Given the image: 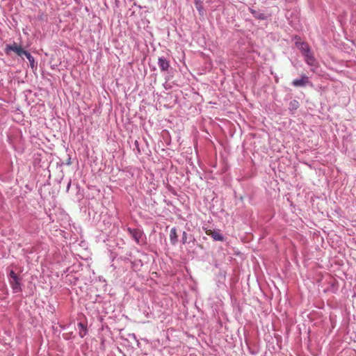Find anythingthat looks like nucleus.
Instances as JSON below:
<instances>
[{
	"label": "nucleus",
	"instance_id": "obj_1",
	"mask_svg": "<svg viewBox=\"0 0 356 356\" xmlns=\"http://www.w3.org/2000/svg\"><path fill=\"white\" fill-rule=\"evenodd\" d=\"M8 278L13 293H17L22 291V279L13 270L10 271Z\"/></svg>",
	"mask_w": 356,
	"mask_h": 356
},
{
	"label": "nucleus",
	"instance_id": "obj_2",
	"mask_svg": "<svg viewBox=\"0 0 356 356\" xmlns=\"http://www.w3.org/2000/svg\"><path fill=\"white\" fill-rule=\"evenodd\" d=\"M127 232L137 244L142 245L145 243L146 237L142 229L128 227Z\"/></svg>",
	"mask_w": 356,
	"mask_h": 356
},
{
	"label": "nucleus",
	"instance_id": "obj_3",
	"mask_svg": "<svg viewBox=\"0 0 356 356\" xmlns=\"http://www.w3.org/2000/svg\"><path fill=\"white\" fill-rule=\"evenodd\" d=\"M291 84L294 87L313 86V83L310 81L309 78L305 74H301L300 78L294 79Z\"/></svg>",
	"mask_w": 356,
	"mask_h": 356
},
{
	"label": "nucleus",
	"instance_id": "obj_4",
	"mask_svg": "<svg viewBox=\"0 0 356 356\" xmlns=\"http://www.w3.org/2000/svg\"><path fill=\"white\" fill-rule=\"evenodd\" d=\"M23 50L24 49L21 46H19L17 43L13 42L12 44L6 45L5 48V53L7 55H9L10 51H14L17 56L22 57V53L23 52Z\"/></svg>",
	"mask_w": 356,
	"mask_h": 356
},
{
	"label": "nucleus",
	"instance_id": "obj_5",
	"mask_svg": "<svg viewBox=\"0 0 356 356\" xmlns=\"http://www.w3.org/2000/svg\"><path fill=\"white\" fill-rule=\"evenodd\" d=\"M23 50L24 49L21 46H19L17 43L13 42L12 44L6 45L5 48V53L7 55H9L10 51H14L17 56L22 57V53L23 52Z\"/></svg>",
	"mask_w": 356,
	"mask_h": 356
},
{
	"label": "nucleus",
	"instance_id": "obj_6",
	"mask_svg": "<svg viewBox=\"0 0 356 356\" xmlns=\"http://www.w3.org/2000/svg\"><path fill=\"white\" fill-rule=\"evenodd\" d=\"M23 50L24 49L21 46H19L17 43L13 42L12 44L6 45L5 48V53L7 55H9L10 51H14L17 56L22 57V53L23 52Z\"/></svg>",
	"mask_w": 356,
	"mask_h": 356
},
{
	"label": "nucleus",
	"instance_id": "obj_7",
	"mask_svg": "<svg viewBox=\"0 0 356 356\" xmlns=\"http://www.w3.org/2000/svg\"><path fill=\"white\" fill-rule=\"evenodd\" d=\"M207 234L209 236H210L215 241H225V237L220 233V230H219V229L209 230L207 232Z\"/></svg>",
	"mask_w": 356,
	"mask_h": 356
},
{
	"label": "nucleus",
	"instance_id": "obj_8",
	"mask_svg": "<svg viewBox=\"0 0 356 356\" xmlns=\"http://www.w3.org/2000/svg\"><path fill=\"white\" fill-rule=\"evenodd\" d=\"M158 65L161 72H165L170 67V62L164 56H161L158 59Z\"/></svg>",
	"mask_w": 356,
	"mask_h": 356
},
{
	"label": "nucleus",
	"instance_id": "obj_9",
	"mask_svg": "<svg viewBox=\"0 0 356 356\" xmlns=\"http://www.w3.org/2000/svg\"><path fill=\"white\" fill-rule=\"evenodd\" d=\"M295 44L296 47L300 50L302 55H303L305 53H308V51L311 49L309 44L305 42L296 40L295 42Z\"/></svg>",
	"mask_w": 356,
	"mask_h": 356
},
{
	"label": "nucleus",
	"instance_id": "obj_10",
	"mask_svg": "<svg viewBox=\"0 0 356 356\" xmlns=\"http://www.w3.org/2000/svg\"><path fill=\"white\" fill-rule=\"evenodd\" d=\"M302 56H304L305 60L308 65H316V59L312 53L311 49L308 51V53H305Z\"/></svg>",
	"mask_w": 356,
	"mask_h": 356
},
{
	"label": "nucleus",
	"instance_id": "obj_11",
	"mask_svg": "<svg viewBox=\"0 0 356 356\" xmlns=\"http://www.w3.org/2000/svg\"><path fill=\"white\" fill-rule=\"evenodd\" d=\"M250 12L253 15V17L257 19L265 20L268 18V16L259 10L250 8Z\"/></svg>",
	"mask_w": 356,
	"mask_h": 356
},
{
	"label": "nucleus",
	"instance_id": "obj_12",
	"mask_svg": "<svg viewBox=\"0 0 356 356\" xmlns=\"http://www.w3.org/2000/svg\"><path fill=\"white\" fill-rule=\"evenodd\" d=\"M79 330V335L81 338H83L88 334L87 326L82 322H79L77 324Z\"/></svg>",
	"mask_w": 356,
	"mask_h": 356
},
{
	"label": "nucleus",
	"instance_id": "obj_13",
	"mask_svg": "<svg viewBox=\"0 0 356 356\" xmlns=\"http://www.w3.org/2000/svg\"><path fill=\"white\" fill-rule=\"evenodd\" d=\"M170 240L172 245H175L177 243V229L175 227H172L170 232Z\"/></svg>",
	"mask_w": 356,
	"mask_h": 356
},
{
	"label": "nucleus",
	"instance_id": "obj_14",
	"mask_svg": "<svg viewBox=\"0 0 356 356\" xmlns=\"http://www.w3.org/2000/svg\"><path fill=\"white\" fill-rule=\"evenodd\" d=\"M300 106L298 101L293 99L289 102V110L293 113Z\"/></svg>",
	"mask_w": 356,
	"mask_h": 356
},
{
	"label": "nucleus",
	"instance_id": "obj_15",
	"mask_svg": "<svg viewBox=\"0 0 356 356\" xmlns=\"http://www.w3.org/2000/svg\"><path fill=\"white\" fill-rule=\"evenodd\" d=\"M194 3L196 9L197 10L200 15H203L204 13V8L202 6V0H194Z\"/></svg>",
	"mask_w": 356,
	"mask_h": 356
},
{
	"label": "nucleus",
	"instance_id": "obj_16",
	"mask_svg": "<svg viewBox=\"0 0 356 356\" xmlns=\"http://www.w3.org/2000/svg\"><path fill=\"white\" fill-rule=\"evenodd\" d=\"M28 60L30 63V66L31 68H34L35 67L37 66V65L35 63V60H34V58L33 56L31 57H29Z\"/></svg>",
	"mask_w": 356,
	"mask_h": 356
},
{
	"label": "nucleus",
	"instance_id": "obj_17",
	"mask_svg": "<svg viewBox=\"0 0 356 356\" xmlns=\"http://www.w3.org/2000/svg\"><path fill=\"white\" fill-rule=\"evenodd\" d=\"M136 149L138 154H140V149L139 148V143H138V140H136L134 142V150H136Z\"/></svg>",
	"mask_w": 356,
	"mask_h": 356
},
{
	"label": "nucleus",
	"instance_id": "obj_18",
	"mask_svg": "<svg viewBox=\"0 0 356 356\" xmlns=\"http://www.w3.org/2000/svg\"><path fill=\"white\" fill-rule=\"evenodd\" d=\"M181 242L183 244H185L187 243V234L186 232H183Z\"/></svg>",
	"mask_w": 356,
	"mask_h": 356
},
{
	"label": "nucleus",
	"instance_id": "obj_19",
	"mask_svg": "<svg viewBox=\"0 0 356 356\" xmlns=\"http://www.w3.org/2000/svg\"><path fill=\"white\" fill-rule=\"evenodd\" d=\"M26 56V58L27 59L29 58V57L32 56V55L29 51H27L24 49L23 50V52L22 53V56Z\"/></svg>",
	"mask_w": 356,
	"mask_h": 356
},
{
	"label": "nucleus",
	"instance_id": "obj_20",
	"mask_svg": "<svg viewBox=\"0 0 356 356\" xmlns=\"http://www.w3.org/2000/svg\"><path fill=\"white\" fill-rule=\"evenodd\" d=\"M26 56V58L27 59L29 58V57L32 56V55L29 51H27L24 49L23 50V52L22 53V56Z\"/></svg>",
	"mask_w": 356,
	"mask_h": 356
},
{
	"label": "nucleus",
	"instance_id": "obj_21",
	"mask_svg": "<svg viewBox=\"0 0 356 356\" xmlns=\"http://www.w3.org/2000/svg\"><path fill=\"white\" fill-rule=\"evenodd\" d=\"M70 163H71V162H70V159H69V161H67V165H70Z\"/></svg>",
	"mask_w": 356,
	"mask_h": 356
}]
</instances>
